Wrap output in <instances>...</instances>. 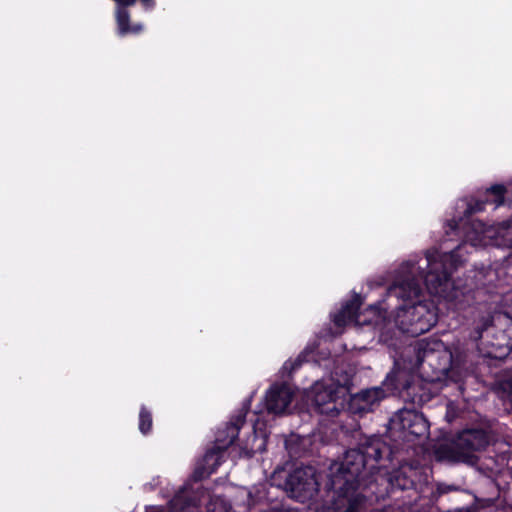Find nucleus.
<instances>
[{
	"mask_svg": "<svg viewBox=\"0 0 512 512\" xmlns=\"http://www.w3.org/2000/svg\"><path fill=\"white\" fill-rule=\"evenodd\" d=\"M387 325L383 328L384 331L381 334V339L388 342L392 339V336H388V332L392 329L391 324H398V322H386ZM397 326L398 333L406 335L407 337H418L428 331H430L434 324L430 322H399Z\"/></svg>",
	"mask_w": 512,
	"mask_h": 512,
	"instance_id": "f3484780",
	"label": "nucleus"
},
{
	"mask_svg": "<svg viewBox=\"0 0 512 512\" xmlns=\"http://www.w3.org/2000/svg\"><path fill=\"white\" fill-rule=\"evenodd\" d=\"M342 390V387L334 384L316 383L312 387V401L320 413L335 416L340 410L341 403L338 399L339 392Z\"/></svg>",
	"mask_w": 512,
	"mask_h": 512,
	"instance_id": "9b49d317",
	"label": "nucleus"
},
{
	"mask_svg": "<svg viewBox=\"0 0 512 512\" xmlns=\"http://www.w3.org/2000/svg\"><path fill=\"white\" fill-rule=\"evenodd\" d=\"M393 425L411 436H423L428 431V422L425 417L409 409L400 410L393 419Z\"/></svg>",
	"mask_w": 512,
	"mask_h": 512,
	"instance_id": "ddd939ff",
	"label": "nucleus"
},
{
	"mask_svg": "<svg viewBox=\"0 0 512 512\" xmlns=\"http://www.w3.org/2000/svg\"><path fill=\"white\" fill-rule=\"evenodd\" d=\"M269 512H288V511L273 509V510H271V511H269Z\"/></svg>",
	"mask_w": 512,
	"mask_h": 512,
	"instance_id": "c85d7f7f",
	"label": "nucleus"
},
{
	"mask_svg": "<svg viewBox=\"0 0 512 512\" xmlns=\"http://www.w3.org/2000/svg\"><path fill=\"white\" fill-rule=\"evenodd\" d=\"M140 423H139V429L143 434H146L150 431L152 427V417L151 413L148 412L145 408H142L140 411Z\"/></svg>",
	"mask_w": 512,
	"mask_h": 512,
	"instance_id": "b1692460",
	"label": "nucleus"
},
{
	"mask_svg": "<svg viewBox=\"0 0 512 512\" xmlns=\"http://www.w3.org/2000/svg\"><path fill=\"white\" fill-rule=\"evenodd\" d=\"M365 296L352 290L330 312L329 320H359Z\"/></svg>",
	"mask_w": 512,
	"mask_h": 512,
	"instance_id": "f8f14e48",
	"label": "nucleus"
},
{
	"mask_svg": "<svg viewBox=\"0 0 512 512\" xmlns=\"http://www.w3.org/2000/svg\"><path fill=\"white\" fill-rule=\"evenodd\" d=\"M325 512H363L366 498L356 492L357 488L337 489L327 485Z\"/></svg>",
	"mask_w": 512,
	"mask_h": 512,
	"instance_id": "423d86ee",
	"label": "nucleus"
},
{
	"mask_svg": "<svg viewBox=\"0 0 512 512\" xmlns=\"http://www.w3.org/2000/svg\"><path fill=\"white\" fill-rule=\"evenodd\" d=\"M365 468V454L359 449L347 451L340 462H334L329 469L327 485L342 489L357 488L359 477Z\"/></svg>",
	"mask_w": 512,
	"mask_h": 512,
	"instance_id": "7ed1b4c3",
	"label": "nucleus"
},
{
	"mask_svg": "<svg viewBox=\"0 0 512 512\" xmlns=\"http://www.w3.org/2000/svg\"><path fill=\"white\" fill-rule=\"evenodd\" d=\"M207 512H230V506L223 498L212 497L207 504Z\"/></svg>",
	"mask_w": 512,
	"mask_h": 512,
	"instance_id": "5701e85b",
	"label": "nucleus"
},
{
	"mask_svg": "<svg viewBox=\"0 0 512 512\" xmlns=\"http://www.w3.org/2000/svg\"><path fill=\"white\" fill-rule=\"evenodd\" d=\"M511 265H512V252H510L506 257L503 258L500 266L503 270L508 271Z\"/></svg>",
	"mask_w": 512,
	"mask_h": 512,
	"instance_id": "cd10ccee",
	"label": "nucleus"
},
{
	"mask_svg": "<svg viewBox=\"0 0 512 512\" xmlns=\"http://www.w3.org/2000/svg\"><path fill=\"white\" fill-rule=\"evenodd\" d=\"M417 359L423 372L427 373L426 365L432 369L431 382L442 381L449 377L452 354L444 348L441 341L435 340L431 344L420 342Z\"/></svg>",
	"mask_w": 512,
	"mask_h": 512,
	"instance_id": "20e7f679",
	"label": "nucleus"
},
{
	"mask_svg": "<svg viewBox=\"0 0 512 512\" xmlns=\"http://www.w3.org/2000/svg\"><path fill=\"white\" fill-rule=\"evenodd\" d=\"M414 268L415 264L413 262L403 263L389 289L404 301H410L413 306L420 302L419 298L422 294V287L419 279L414 275Z\"/></svg>",
	"mask_w": 512,
	"mask_h": 512,
	"instance_id": "1a4fd4ad",
	"label": "nucleus"
},
{
	"mask_svg": "<svg viewBox=\"0 0 512 512\" xmlns=\"http://www.w3.org/2000/svg\"><path fill=\"white\" fill-rule=\"evenodd\" d=\"M266 448V438L263 434L258 435L253 429L246 440H241L239 444V455L251 457L255 453L263 452Z\"/></svg>",
	"mask_w": 512,
	"mask_h": 512,
	"instance_id": "a211bd4d",
	"label": "nucleus"
},
{
	"mask_svg": "<svg viewBox=\"0 0 512 512\" xmlns=\"http://www.w3.org/2000/svg\"><path fill=\"white\" fill-rule=\"evenodd\" d=\"M403 397H407L412 403L422 404L430 399V394L426 392L423 382L419 379H413L403 386Z\"/></svg>",
	"mask_w": 512,
	"mask_h": 512,
	"instance_id": "aec40b11",
	"label": "nucleus"
},
{
	"mask_svg": "<svg viewBox=\"0 0 512 512\" xmlns=\"http://www.w3.org/2000/svg\"><path fill=\"white\" fill-rule=\"evenodd\" d=\"M503 324L498 327L494 322H484L475 328L472 338L485 356L497 358L512 348V322Z\"/></svg>",
	"mask_w": 512,
	"mask_h": 512,
	"instance_id": "f03ea898",
	"label": "nucleus"
},
{
	"mask_svg": "<svg viewBox=\"0 0 512 512\" xmlns=\"http://www.w3.org/2000/svg\"><path fill=\"white\" fill-rule=\"evenodd\" d=\"M507 189L502 184L492 185L490 188H487L483 197L479 199H472L468 204L464 211V216L469 218L473 214L478 212H482L485 209L486 204H493L496 207H499L504 204L505 194Z\"/></svg>",
	"mask_w": 512,
	"mask_h": 512,
	"instance_id": "4468645a",
	"label": "nucleus"
},
{
	"mask_svg": "<svg viewBox=\"0 0 512 512\" xmlns=\"http://www.w3.org/2000/svg\"><path fill=\"white\" fill-rule=\"evenodd\" d=\"M198 507V498L187 490H181L170 501V509L173 512H194Z\"/></svg>",
	"mask_w": 512,
	"mask_h": 512,
	"instance_id": "6ab92c4d",
	"label": "nucleus"
},
{
	"mask_svg": "<svg viewBox=\"0 0 512 512\" xmlns=\"http://www.w3.org/2000/svg\"><path fill=\"white\" fill-rule=\"evenodd\" d=\"M286 490L291 498L300 502L311 499L318 491V481L312 467L295 469L287 478Z\"/></svg>",
	"mask_w": 512,
	"mask_h": 512,
	"instance_id": "6e6552de",
	"label": "nucleus"
},
{
	"mask_svg": "<svg viewBox=\"0 0 512 512\" xmlns=\"http://www.w3.org/2000/svg\"><path fill=\"white\" fill-rule=\"evenodd\" d=\"M498 233L502 234L506 241L512 245V218L502 222Z\"/></svg>",
	"mask_w": 512,
	"mask_h": 512,
	"instance_id": "a878e982",
	"label": "nucleus"
},
{
	"mask_svg": "<svg viewBox=\"0 0 512 512\" xmlns=\"http://www.w3.org/2000/svg\"><path fill=\"white\" fill-rule=\"evenodd\" d=\"M245 420L244 415H239L234 422H231L220 430L216 438V446L212 450L208 451L204 456L203 473L206 475L211 474L220 464V451L226 449L232 445L238 435L240 426L243 425Z\"/></svg>",
	"mask_w": 512,
	"mask_h": 512,
	"instance_id": "9d476101",
	"label": "nucleus"
},
{
	"mask_svg": "<svg viewBox=\"0 0 512 512\" xmlns=\"http://www.w3.org/2000/svg\"><path fill=\"white\" fill-rule=\"evenodd\" d=\"M487 294L486 299L476 301L475 309L481 313L477 320H512V307L508 302H512V295L491 292L488 289L477 288L475 298Z\"/></svg>",
	"mask_w": 512,
	"mask_h": 512,
	"instance_id": "39448f33",
	"label": "nucleus"
},
{
	"mask_svg": "<svg viewBox=\"0 0 512 512\" xmlns=\"http://www.w3.org/2000/svg\"><path fill=\"white\" fill-rule=\"evenodd\" d=\"M394 481L401 489H407L413 486V481L405 476L404 472L400 471L394 477Z\"/></svg>",
	"mask_w": 512,
	"mask_h": 512,
	"instance_id": "bb28decb",
	"label": "nucleus"
},
{
	"mask_svg": "<svg viewBox=\"0 0 512 512\" xmlns=\"http://www.w3.org/2000/svg\"><path fill=\"white\" fill-rule=\"evenodd\" d=\"M427 272L423 276L424 284L430 294H442L448 289L452 274L462 264L458 249L440 255L435 259L428 253Z\"/></svg>",
	"mask_w": 512,
	"mask_h": 512,
	"instance_id": "f257e3e1",
	"label": "nucleus"
},
{
	"mask_svg": "<svg viewBox=\"0 0 512 512\" xmlns=\"http://www.w3.org/2000/svg\"><path fill=\"white\" fill-rule=\"evenodd\" d=\"M487 444L488 438L484 431H463L448 448L449 457L453 461L472 462L473 452L483 449Z\"/></svg>",
	"mask_w": 512,
	"mask_h": 512,
	"instance_id": "0eeeda50",
	"label": "nucleus"
},
{
	"mask_svg": "<svg viewBox=\"0 0 512 512\" xmlns=\"http://www.w3.org/2000/svg\"><path fill=\"white\" fill-rule=\"evenodd\" d=\"M293 400V391L287 385H273L266 393L265 405L269 413L283 414Z\"/></svg>",
	"mask_w": 512,
	"mask_h": 512,
	"instance_id": "2eb2a0df",
	"label": "nucleus"
},
{
	"mask_svg": "<svg viewBox=\"0 0 512 512\" xmlns=\"http://www.w3.org/2000/svg\"><path fill=\"white\" fill-rule=\"evenodd\" d=\"M364 311L372 312L378 320H388L385 316L386 310L382 307L381 301L369 305Z\"/></svg>",
	"mask_w": 512,
	"mask_h": 512,
	"instance_id": "393cba45",
	"label": "nucleus"
},
{
	"mask_svg": "<svg viewBox=\"0 0 512 512\" xmlns=\"http://www.w3.org/2000/svg\"><path fill=\"white\" fill-rule=\"evenodd\" d=\"M386 397L381 387H373L362 390L351 396L349 407L354 413H366L380 403Z\"/></svg>",
	"mask_w": 512,
	"mask_h": 512,
	"instance_id": "dca6fc26",
	"label": "nucleus"
},
{
	"mask_svg": "<svg viewBox=\"0 0 512 512\" xmlns=\"http://www.w3.org/2000/svg\"><path fill=\"white\" fill-rule=\"evenodd\" d=\"M386 449V445L379 440H375L366 445L362 451L365 454V466L369 461L378 462L382 458V454Z\"/></svg>",
	"mask_w": 512,
	"mask_h": 512,
	"instance_id": "412c9836",
	"label": "nucleus"
},
{
	"mask_svg": "<svg viewBox=\"0 0 512 512\" xmlns=\"http://www.w3.org/2000/svg\"><path fill=\"white\" fill-rule=\"evenodd\" d=\"M456 493L459 497H469V494L463 490L460 489L457 486L454 485H448V484H437L435 492H433V496L435 498H438L442 495L449 494V493Z\"/></svg>",
	"mask_w": 512,
	"mask_h": 512,
	"instance_id": "4be33fe9",
	"label": "nucleus"
}]
</instances>
